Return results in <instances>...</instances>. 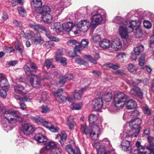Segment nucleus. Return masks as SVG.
Masks as SVG:
<instances>
[{
	"label": "nucleus",
	"mask_w": 154,
	"mask_h": 154,
	"mask_svg": "<svg viewBox=\"0 0 154 154\" xmlns=\"http://www.w3.org/2000/svg\"><path fill=\"white\" fill-rule=\"evenodd\" d=\"M140 22L138 20H132L131 22L126 20L123 25L119 28V35L122 38L127 39L128 37V33L134 31L135 37L140 38L143 35L140 27Z\"/></svg>",
	"instance_id": "f257e3e1"
},
{
	"label": "nucleus",
	"mask_w": 154,
	"mask_h": 154,
	"mask_svg": "<svg viewBox=\"0 0 154 154\" xmlns=\"http://www.w3.org/2000/svg\"><path fill=\"white\" fill-rule=\"evenodd\" d=\"M23 119L20 116V113L18 111H12L11 110H6L4 114V118L1 121L4 128H7V130L11 129L14 125H11L12 124H14L17 121L21 122Z\"/></svg>",
	"instance_id": "f03ea898"
},
{
	"label": "nucleus",
	"mask_w": 154,
	"mask_h": 154,
	"mask_svg": "<svg viewBox=\"0 0 154 154\" xmlns=\"http://www.w3.org/2000/svg\"><path fill=\"white\" fill-rule=\"evenodd\" d=\"M91 14L92 16L90 27L92 29H94L101 23L104 18L106 17L105 12L104 10L100 9L98 7L95 6L92 10Z\"/></svg>",
	"instance_id": "7ed1b4c3"
},
{
	"label": "nucleus",
	"mask_w": 154,
	"mask_h": 154,
	"mask_svg": "<svg viewBox=\"0 0 154 154\" xmlns=\"http://www.w3.org/2000/svg\"><path fill=\"white\" fill-rule=\"evenodd\" d=\"M81 130L86 135L89 134L91 139L95 140L98 138V135L100 133L99 127L96 125L94 124L90 127V129H88L85 125H81Z\"/></svg>",
	"instance_id": "20e7f679"
},
{
	"label": "nucleus",
	"mask_w": 154,
	"mask_h": 154,
	"mask_svg": "<svg viewBox=\"0 0 154 154\" xmlns=\"http://www.w3.org/2000/svg\"><path fill=\"white\" fill-rule=\"evenodd\" d=\"M23 68L26 74L28 76H31L30 79V83L32 86L36 88H38L40 86V78L37 75L33 74L29 66L25 65Z\"/></svg>",
	"instance_id": "39448f33"
},
{
	"label": "nucleus",
	"mask_w": 154,
	"mask_h": 154,
	"mask_svg": "<svg viewBox=\"0 0 154 154\" xmlns=\"http://www.w3.org/2000/svg\"><path fill=\"white\" fill-rule=\"evenodd\" d=\"M127 96L123 93L120 92L115 96L114 98L115 106L118 108H122L125 105Z\"/></svg>",
	"instance_id": "423d86ee"
},
{
	"label": "nucleus",
	"mask_w": 154,
	"mask_h": 154,
	"mask_svg": "<svg viewBox=\"0 0 154 154\" xmlns=\"http://www.w3.org/2000/svg\"><path fill=\"white\" fill-rule=\"evenodd\" d=\"M44 144L48 150L53 151L54 152L51 154H61V149L58 147L57 144L55 142L50 141L48 142H46Z\"/></svg>",
	"instance_id": "0eeeda50"
},
{
	"label": "nucleus",
	"mask_w": 154,
	"mask_h": 154,
	"mask_svg": "<svg viewBox=\"0 0 154 154\" xmlns=\"http://www.w3.org/2000/svg\"><path fill=\"white\" fill-rule=\"evenodd\" d=\"M89 21L87 20H83L78 22L75 26L77 30L83 32H87L90 27Z\"/></svg>",
	"instance_id": "6e6552de"
},
{
	"label": "nucleus",
	"mask_w": 154,
	"mask_h": 154,
	"mask_svg": "<svg viewBox=\"0 0 154 154\" xmlns=\"http://www.w3.org/2000/svg\"><path fill=\"white\" fill-rule=\"evenodd\" d=\"M141 122V119L138 117L132 119L129 122V127L131 129H133L137 131H138L139 132H140Z\"/></svg>",
	"instance_id": "1a4fd4ad"
},
{
	"label": "nucleus",
	"mask_w": 154,
	"mask_h": 154,
	"mask_svg": "<svg viewBox=\"0 0 154 154\" xmlns=\"http://www.w3.org/2000/svg\"><path fill=\"white\" fill-rule=\"evenodd\" d=\"M103 105V102L102 98H97L94 99L92 102V107L95 110L101 109Z\"/></svg>",
	"instance_id": "9d476101"
},
{
	"label": "nucleus",
	"mask_w": 154,
	"mask_h": 154,
	"mask_svg": "<svg viewBox=\"0 0 154 154\" xmlns=\"http://www.w3.org/2000/svg\"><path fill=\"white\" fill-rule=\"evenodd\" d=\"M110 46L113 50L118 51L122 47V42L119 38H116L112 41L110 44Z\"/></svg>",
	"instance_id": "9b49d317"
},
{
	"label": "nucleus",
	"mask_w": 154,
	"mask_h": 154,
	"mask_svg": "<svg viewBox=\"0 0 154 154\" xmlns=\"http://www.w3.org/2000/svg\"><path fill=\"white\" fill-rule=\"evenodd\" d=\"M21 130L24 134L28 135L32 133L34 131V129L30 124H26L23 125Z\"/></svg>",
	"instance_id": "f8f14e48"
},
{
	"label": "nucleus",
	"mask_w": 154,
	"mask_h": 154,
	"mask_svg": "<svg viewBox=\"0 0 154 154\" xmlns=\"http://www.w3.org/2000/svg\"><path fill=\"white\" fill-rule=\"evenodd\" d=\"M64 90L62 88L58 89L54 95L56 97V100L60 103H62L66 99V97L61 94H63Z\"/></svg>",
	"instance_id": "ddd939ff"
},
{
	"label": "nucleus",
	"mask_w": 154,
	"mask_h": 154,
	"mask_svg": "<svg viewBox=\"0 0 154 154\" xmlns=\"http://www.w3.org/2000/svg\"><path fill=\"white\" fill-rule=\"evenodd\" d=\"M147 139L149 145L146 149H147V151L149 152V154H154V138L148 136Z\"/></svg>",
	"instance_id": "4468645a"
},
{
	"label": "nucleus",
	"mask_w": 154,
	"mask_h": 154,
	"mask_svg": "<svg viewBox=\"0 0 154 154\" xmlns=\"http://www.w3.org/2000/svg\"><path fill=\"white\" fill-rule=\"evenodd\" d=\"M34 138L38 143L44 144L47 140V137L41 133L36 134Z\"/></svg>",
	"instance_id": "2eb2a0df"
},
{
	"label": "nucleus",
	"mask_w": 154,
	"mask_h": 154,
	"mask_svg": "<svg viewBox=\"0 0 154 154\" xmlns=\"http://www.w3.org/2000/svg\"><path fill=\"white\" fill-rule=\"evenodd\" d=\"M130 93L132 94L138 96L140 98H142L143 96L142 91L139 88L136 86H134V87L131 90Z\"/></svg>",
	"instance_id": "dca6fc26"
},
{
	"label": "nucleus",
	"mask_w": 154,
	"mask_h": 154,
	"mask_svg": "<svg viewBox=\"0 0 154 154\" xmlns=\"http://www.w3.org/2000/svg\"><path fill=\"white\" fill-rule=\"evenodd\" d=\"M31 41L35 44H42L43 42V40L41 39L40 35L39 33L35 34L32 38Z\"/></svg>",
	"instance_id": "f3484780"
},
{
	"label": "nucleus",
	"mask_w": 154,
	"mask_h": 154,
	"mask_svg": "<svg viewBox=\"0 0 154 154\" xmlns=\"http://www.w3.org/2000/svg\"><path fill=\"white\" fill-rule=\"evenodd\" d=\"M86 88L87 87H85V88H82L80 90L76 89L73 93L75 99L78 100H81L82 96V93L85 91Z\"/></svg>",
	"instance_id": "a211bd4d"
},
{
	"label": "nucleus",
	"mask_w": 154,
	"mask_h": 154,
	"mask_svg": "<svg viewBox=\"0 0 154 154\" xmlns=\"http://www.w3.org/2000/svg\"><path fill=\"white\" fill-rule=\"evenodd\" d=\"M121 146L123 150L125 152L129 151L131 149L130 142L127 140H123L122 142Z\"/></svg>",
	"instance_id": "6ab92c4d"
},
{
	"label": "nucleus",
	"mask_w": 154,
	"mask_h": 154,
	"mask_svg": "<svg viewBox=\"0 0 154 154\" xmlns=\"http://www.w3.org/2000/svg\"><path fill=\"white\" fill-rule=\"evenodd\" d=\"M63 30L67 32H69L72 29L74 31L75 28V26H74L73 23L71 22L64 23L63 25Z\"/></svg>",
	"instance_id": "aec40b11"
},
{
	"label": "nucleus",
	"mask_w": 154,
	"mask_h": 154,
	"mask_svg": "<svg viewBox=\"0 0 154 154\" xmlns=\"http://www.w3.org/2000/svg\"><path fill=\"white\" fill-rule=\"evenodd\" d=\"M125 105L126 108L128 109H135L137 106V104L134 100L132 99L127 101L125 102Z\"/></svg>",
	"instance_id": "412c9836"
},
{
	"label": "nucleus",
	"mask_w": 154,
	"mask_h": 154,
	"mask_svg": "<svg viewBox=\"0 0 154 154\" xmlns=\"http://www.w3.org/2000/svg\"><path fill=\"white\" fill-rule=\"evenodd\" d=\"M120 67V65L118 64H114L110 63H108L104 65L102 67L103 69H106L110 68L113 69H117Z\"/></svg>",
	"instance_id": "4be33fe9"
},
{
	"label": "nucleus",
	"mask_w": 154,
	"mask_h": 154,
	"mask_svg": "<svg viewBox=\"0 0 154 154\" xmlns=\"http://www.w3.org/2000/svg\"><path fill=\"white\" fill-rule=\"evenodd\" d=\"M146 148H141L140 149L137 148L136 149H132L130 150L131 152L133 154H149Z\"/></svg>",
	"instance_id": "5701e85b"
},
{
	"label": "nucleus",
	"mask_w": 154,
	"mask_h": 154,
	"mask_svg": "<svg viewBox=\"0 0 154 154\" xmlns=\"http://www.w3.org/2000/svg\"><path fill=\"white\" fill-rule=\"evenodd\" d=\"M67 43L70 46H73L74 45V49L75 50L78 51V52H79L81 51V49H79L80 46H78V45H79V42H77L76 40L73 39L69 40L67 42Z\"/></svg>",
	"instance_id": "b1692460"
},
{
	"label": "nucleus",
	"mask_w": 154,
	"mask_h": 154,
	"mask_svg": "<svg viewBox=\"0 0 154 154\" xmlns=\"http://www.w3.org/2000/svg\"><path fill=\"white\" fill-rule=\"evenodd\" d=\"M131 129V130H129L126 132V137H137L140 132H139L138 131H137L133 129Z\"/></svg>",
	"instance_id": "393cba45"
},
{
	"label": "nucleus",
	"mask_w": 154,
	"mask_h": 154,
	"mask_svg": "<svg viewBox=\"0 0 154 154\" xmlns=\"http://www.w3.org/2000/svg\"><path fill=\"white\" fill-rule=\"evenodd\" d=\"M51 10V8L49 7L45 6L40 8L39 10V13L42 16L45 15L46 14H50Z\"/></svg>",
	"instance_id": "a878e982"
},
{
	"label": "nucleus",
	"mask_w": 154,
	"mask_h": 154,
	"mask_svg": "<svg viewBox=\"0 0 154 154\" xmlns=\"http://www.w3.org/2000/svg\"><path fill=\"white\" fill-rule=\"evenodd\" d=\"M73 117L72 116H70L67 119L66 124L70 129H73L75 124L73 121Z\"/></svg>",
	"instance_id": "bb28decb"
},
{
	"label": "nucleus",
	"mask_w": 154,
	"mask_h": 154,
	"mask_svg": "<svg viewBox=\"0 0 154 154\" xmlns=\"http://www.w3.org/2000/svg\"><path fill=\"white\" fill-rule=\"evenodd\" d=\"M100 47L103 49H106L109 47H110V42L109 40L106 39H104L100 42Z\"/></svg>",
	"instance_id": "cd10ccee"
},
{
	"label": "nucleus",
	"mask_w": 154,
	"mask_h": 154,
	"mask_svg": "<svg viewBox=\"0 0 154 154\" xmlns=\"http://www.w3.org/2000/svg\"><path fill=\"white\" fill-rule=\"evenodd\" d=\"M15 92L20 94H26L27 92L25 91L24 88L21 85H17L14 86Z\"/></svg>",
	"instance_id": "c85d7f7f"
},
{
	"label": "nucleus",
	"mask_w": 154,
	"mask_h": 154,
	"mask_svg": "<svg viewBox=\"0 0 154 154\" xmlns=\"http://www.w3.org/2000/svg\"><path fill=\"white\" fill-rule=\"evenodd\" d=\"M45 15L42 16V17L43 21L46 23H50L53 20V17L50 14H47Z\"/></svg>",
	"instance_id": "c756f323"
},
{
	"label": "nucleus",
	"mask_w": 154,
	"mask_h": 154,
	"mask_svg": "<svg viewBox=\"0 0 154 154\" xmlns=\"http://www.w3.org/2000/svg\"><path fill=\"white\" fill-rule=\"evenodd\" d=\"M32 119L35 123L38 125H42L45 120L43 117L38 116L32 117Z\"/></svg>",
	"instance_id": "7c9ffc66"
},
{
	"label": "nucleus",
	"mask_w": 154,
	"mask_h": 154,
	"mask_svg": "<svg viewBox=\"0 0 154 154\" xmlns=\"http://www.w3.org/2000/svg\"><path fill=\"white\" fill-rule=\"evenodd\" d=\"M53 26L54 27L51 28V29H54L57 33H59L62 31L63 25H61L60 23H54Z\"/></svg>",
	"instance_id": "2f4dec72"
},
{
	"label": "nucleus",
	"mask_w": 154,
	"mask_h": 154,
	"mask_svg": "<svg viewBox=\"0 0 154 154\" xmlns=\"http://www.w3.org/2000/svg\"><path fill=\"white\" fill-rule=\"evenodd\" d=\"M8 83L7 79L5 77L0 82V86L2 88H6L8 89L9 87L8 86Z\"/></svg>",
	"instance_id": "473e14b6"
},
{
	"label": "nucleus",
	"mask_w": 154,
	"mask_h": 154,
	"mask_svg": "<svg viewBox=\"0 0 154 154\" xmlns=\"http://www.w3.org/2000/svg\"><path fill=\"white\" fill-rule=\"evenodd\" d=\"M144 50V47L142 45L137 46L134 49V52L135 54L138 55Z\"/></svg>",
	"instance_id": "72a5a7b5"
},
{
	"label": "nucleus",
	"mask_w": 154,
	"mask_h": 154,
	"mask_svg": "<svg viewBox=\"0 0 154 154\" xmlns=\"http://www.w3.org/2000/svg\"><path fill=\"white\" fill-rule=\"evenodd\" d=\"M53 59L47 60L45 61L44 66H45L47 69L52 68L54 67L53 64Z\"/></svg>",
	"instance_id": "f704fd0d"
},
{
	"label": "nucleus",
	"mask_w": 154,
	"mask_h": 154,
	"mask_svg": "<svg viewBox=\"0 0 154 154\" xmlns=\"http://www.w3.org/2000/svg\"><path fill=\"white\" fill-rule=\"evenodd\" d=\"M112 94L111 93L106 92L104 93L103 96V99L106 102L109 101L112 99Z\"/></svg>",
	"instance_id": "c9c22d12"
},
{
	"label": "nucleus",
	"mask_w": 154,
	"mask_h": 154,
	"mask_svg": "<svg viewBox=\"0 0 154 154\" xmlns=\"http://www.w3.org/2000/svg\"><path fill=\"white\" fill-rule=\"evenodd\" d=\"M113 22L119 24H124V22H125V20L119 16L115 17L112 20Z\"/></svg>",
	"instance_id": "e433bc0d"
},
{
	"label": "nucleus",
	"mask_w": 154,
	"mask_h": 154,
	"mask_svg": "<svg viewBox=\"0 0 154 154\" xmlns=\"http://www.w3.org/2000/svg\"><path fill=\"white\" fill-rule=\"evenodd\" d=\"M23 32L25 35V37L26 39H30L31 40L32 39V38L35 35V34H34L32 32L29 30H27L25 33L23 31Z\"/></svg>",
	"instance_id": "4c0bfd02"
},
{
	"label": "nucleus",
	"mask_w": 154,
	"mask_h": 154,
	"mask_svg": "<svg viewBox=\"0 0 154 154\" xmlns=\"http://www.w3.org/2000/svg\"><path fill=\"white\" fill-rule=\"evenodd\" d=\"M97 116L95 114L90 115L88 117V120L90 123L93 124L97 120Z\"/></svg>",
	"instance_id": "58836bf2"
},
{
	"label": "nucleus",
	"mask_w": 154,
	"mask_h": 154,
	"mask_svg": "<svg viewBox=\"0 0 154 154\" xmlns=\"http://www.w3.org/2000/svg\"><path fill=\"white\" fill-rule=\"evenodd\" d=\"M67 5H69V3L68 0H61V2L60 4L57 5L56 6V8H61L63 7H66Z\"/></svg>",
	"instance_id": "ea45409f"
},
{
	"label": "nucleus",
	"mask_w": 154,
	"mask_h": 154,
	"mask_svg": "<svg viewBox=\"0 0 154 154\" xmlns=\"http://www.w3.org/2000/svg\"><path fill=\"white\" fill-rule=\"evenodd\" d=\"M17 10L18 11L19 15L22 17H24L26 16V14L25 10L23 8L22 6L17 7Z\"/></svg>",
	"instance_id": "a19ab883"
},
{
	"label": "nucleus",
	"mask_w": 154,
	"mask_h": 154,
	"mask_svg": "<svg viewBox=\"0 0 154 154\" xmlns=\"http://www.w3.org/2000/svg\"><path fill=\"white\" fill-rule=\"evenodd\" d=\"M83 104L82 103H80L77 104H72L71 106V109L73 110H79L82 107Z\"/></svg>",
	"instance_id": "79ce46f5"
},
{
	"label": "nucleus",
	"mask_w": 154,
	"mask_h": 154,
	"mask_svg": "<svg viewBox=\"0 0 154 154\" xmlns=\"http://www.w3.org/2000/svg\"><path fill=\"white\" fill-rule=\"evenodd\" d=\"M42 5L41 0H33L32 6L36 8H38Z\"/></svg>",
	"instance_id": "37998d69"
},
{
	"label": "nucleus",
	"mask_w": 154,
	"mask_h": 154,
	"mask_svg": "<svg viewBox=\"0 0 154 154\" xmlns=\"http://www.w3.org/2000/svg\"><path fill=\"white\" fill-rule=\"evenodd\" d=\"M88 42L86 40H82L81 42V44L79 43V45H78V46H79L80 47L79 49H81L82 51L83 49V48L88 46Z\"/></svg>",
	"instance_id": "c03bdc74"
},
{
	"label": "nucleus",
	"mask_w": 154,
	"mask_h": 154,
	"mask_svg": "<svg viewBox=\"0 0 154 154\" xmlns=\"http://www.w3.org/2000/svg\"><path fill=\"white\" fill-rule=\"evenodd\" d=\"M128 69L130 72L133 73H135L137 70V69L135 66L131 63L128 64Z\"/></svg>",
	"instance_id": "a18cd8bd"
},
{
	"label": "nucleus",
	"mask_w": 154,
	"mask_h": 154,
	"mask_svg": "<svg viewBox=\"0 0 154 154\" xmlns=\"http://www.w3.org/2000/svg\"><path fill=\"white\" fill-rule=\"evenodd\" d=\"M83 57L85 59L88 60L94 64H95L97 63L96 60L93 58L89 55H84L83 56Z\"/></svg>",
	"instance_id": "49530a36"
},
{
	"label": "nucleus",
	"mask_w": 154,
	"mask_h": 154,
	"mask_svg": "<svg viewBox=\"0 0 154 154\" xmlns=\"http://www.w3.org/2000/svg\"><path fill=\"white\" fill-rule=\"evenodd\" d=\"M29 26L30 28L34 29L35 30L38 31L41 28V26L39 24H36L35 23L32 24H29Z\"/></svg>",
	"instance_id": "de8ad7c7"
},
{
	"label": "nucleus",
	"mask_w": 154,
	"mask_h": 154,
	"mask_svg": "<svg viewBox=\"0 0 154 154\" xmlns=\"http://www.w3.org/2000/svg\"><path fill=\"white\" fill-rule=\"evenodd\" d=\"M8 89H7L6 88H2L0 89V95L1 97L3 98H5L7 95V92Z\"/></svg>",
	"instance_id": "09e8293b"
},
{
	"label": "nucleus",
	"mask_w": 154,
	"mask_h": 154,
	"mask_svg": "<svg viewBox=\"0 0 154 154\" xmlns=\"http://www.w3.org/2000/svg\"><path fill=\"white\" fill-rule=\"evenodd\" d=\"M92 38L93 41L94 42H99L101 39L100 35L97 34H94L92 36Z\"/></svg>",
	"instance_id": "8fccbe9b"
},
{
	"label": "nucleus",
	"mask_w": 154,
	"mask_h": 154,
	"mask_svg": "<svg viewBox=\"0 0 154 154\" xmlns=\"http://www.w3.org/2000/svg\"><path fill=\"white\" fill-rule=\"evenodd\" d=\"M66 149L69 154H75V150L70 145L66 146Z\"/></svg>",
	"instance_id": "3c124183"
},
{
	"label": "nucleus",
	"mask_w": 154,
	"mask_h": 154,
	"mask_svg": "<svg viewBox=\"0 0 154 154\" xmlns=\"http://www.w3.org/2000/svg\"><path fill=\"white\" fill-rule=\"evenodd\" d=\"M41 98L42 100L46 101L48 98L49 96L46 92H41Z\"/></svg>",
	"instance_id": "603ef678"
},
{
	"label": "nucleus",
	"mask_w": 154,
	"mask_h": 154,
	"mask_svg": "<svg viewBox=\"0 0 154 154\" xmlns=\"http://www.w3.org/2000/svg\"><path fill=\"white\" fill-rule=\"evenodd\" d=\"M145 55L144 54L142 55L139 61V64L140 66H144L143 65L145 61Z\"/></svg>",
	"instance_id": "864d4df0"
},
{
	"label": "nucleus",
	"mask_w": 154,
	"mask_h": 154,
	"mask_svg": "<svg viewBox=\"0 0 154 154\" xmlns=\"http://www.w3.org/2000/svg\"><path fill=\"white\" fill-rule=\"evenodd\" d=\"M46 35L50 40L56 42H59L60 40L59 39L56 38V37L51 35L49 34H46Z\"/></svg>",
	"instance_id": "5fc2aeb1"
},
{
	"label": "nucleus",
	"mask_w": 154,
	"mask_h": 154,
	"mask_svg": "<svg viewBox=\"0 0 154 154\" xmlns=\"http://www.w3.org/2000/svg\"><path fill=\"white\" fill-rule=\"evenodd\" d=\"M126 57V54L124 53L121 52L119 53L116 56L117 60L123 59Z\"/></svg>",
	"instance_id": "6e6d98bb"
},
{
	"label": "nucleus",
	"mask_w": 154,
	"mask_h": 154,
	"mask_svg": "<svg viewBox=\"0 0 154 154\" xmlns=\"http://www.w3.org/2000/svg\"><path fill=\"white\" fill-rule=\"evenodd\" d=\"M144 27L147 29H150L152 27L151 23L149 21L144 20L143 22Z\"/></svg>",
	"instance_id": "4d7b16f0"
},
{
	"label": "nucleus",
	"mask_w": 154,
	"mask_h": 154,
	"mask_svg": "<svg viewBox=\"0 0 154 154\" xmlns=\"http://www.w3.org/2000/svg\"><path fill=\"white\" fill-rule=\"evenodd\" d=\"M131 117V112H125L124 114L123 119L124 120L126 121Z\"/></svg>",
	"instance_id": "13d9d810"
},
{
	"label": "nucleus",
	"mask_w": 154,
	"mask_h": 154,
	"mask_svg": "<svg viewBox=\"0 0 154 154\" xmlns=\"http://www.w3.org/2000/svg\"><path fill=\"white\" fill-rule=\"evenodd\" d=\"M49 129L53 132H57L59 131V128L57 127L52 125L51 126L50 128Z\"/></svg>",
	"instance_id": "bf43d9fd"
},
{
	"label": "nucleus",
	"mask_w": 154,
	"mask_h": 154,
	"mask_svg": "<svg viewBox=\"0 0 154 154\" xmlns=\"http://www.w3.org/2000/svg\"><path fill=\"white\" fill-rule=\"evenodd\" d=\"M42 110L41 112L43 113H45L49 111V109L47 106L42 105L41 107Z\"/></svg>",
	"instance_id": "052dcab7"
},
{
	"label": "nucleus",
	"mask_w": 154,
	"mask_h": 154,
	"mask_svg": "<svg viewBox=\"0 0 154 154\" xmlns=\"http://www.w3.org/2000/svg\"><path fill=\"white\" fill-rule=\"evenodd\" d=\"M3 50L6 52L9 53H11L14 51V49L12 48L7 46L4 47Z\"/></svg>",
	"instance_id": "680f3d73"
},
{
	"label": "nucleus",
	"mask_w": 154,
	"mask_h": 154,
	"mask_svg": "<svg viewBox=\"0 0 154 154\" xmlns=\"http://www.w3.org/2000/svg\"><path fill=\"white\" fill-rule=\"evenodd\" d=\"M143 111L144 113L147 115H150L151 113V111L149 109L148 107L146 105L143 107Z\"/></svg>",
	"instance_id": "e2e57ef3"
},
{
	"label": "nucleus",
	"mask_w": 154,
	"mask_h": 154,
	"mask_svg": "<svg viewBox=\"0 0 154 154\" xmlns=\"http://www.w3.org/2000/svg\"><path fill=\"white\" fill-rule=\"evenodd\" d=\"M13 23L17 27L21 29L23 28V26L21 23L19 22L17 20H15L13 21Z\"/></svg>",
	"instance_id": "0e129e2a"
},
{
	"label": "nucleus",
	"mask_w": 154,
	"mask_h": 154,
	"mask_svg": "<svg viewBox=\"0 0 154 154\" xmlns=\"http://www.w3.org/2000/svg\"><path fill=\"white\" fill-rule=\"evenodd\" d=\"M52 125V124L51 122L46 121H45V119L42 124V125L44 126L46 128H48L49 129L51 126Z\"/></svg>",
	"instance_id": "69168bd1"
},
{
	"label": "nucleus",
	"mask_w": 154,
	"mask_h": 154,
	"mask_svg": "<svg viewBox=\"0 0 154 154\" xmlns=\"http://www.w3.org/2000/svg\"><path fill=\"white\" fill-rule=\"evenodd\" d=\"M141 82V80L140 79H137L135 82L131 81L130 82L129 84L130 85H132L134 86H136Z\"/></svg>",
	"instance_id": "338daca9"
},
{
	"label": "nucleus",
	"mask_w": 154,
	"mask_h": 154,
	"mask_svg": "<svg viewBox=\"0 0 154 154\" xmlns=\"http://www.w3.org/2000/svg\"><path fill=\"white\" fill-rule=\"evenodd\" d=\"M60 137L62 140H65L67 138V135L64 131H61L60 135Z\"/></svg>",
	"instance_id": "774afa93"
}]
</instances>
